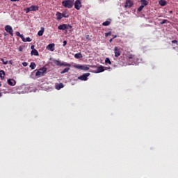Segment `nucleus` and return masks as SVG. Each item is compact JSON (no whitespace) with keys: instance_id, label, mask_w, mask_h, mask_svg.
<instances>
[{"instance_id":"cd10ccee","label":"nucleus","mask_w":178,"mask_h":178,"mask_svg":"<svg viewBox=\"0 0 178 178\" xmlns=\"http://www.w3.org/2000/svg\"><path fill=\"white\" fill-rule=\"evenodd\" d=\"M105 63H108V65H112V62H111V60L109 59V58H106L105 59Z\"/></svg>"},{"instance_id":"9b49d317","label":"nucleus","mask_w":178,"mask_h":178,"mask_svg":"<svg viewBox=\"0 0 178 178\" xmlns=\"http://www.w3.org/2000/svg\"><path fill=\"white\" fill-rule=\"evenodd\" d=\"M102 72H105V68L104 66L100 65L97 67V70L93 72V73H102Z\"/></svg>"},{"instance_id":"ddd939ff","label":"nucleus","mask_w":178,"mask_h":178,"mask_svg":"<svg viewBox=\"0 0 178 178\" xmlns=\"http://www.w3.org/2000/svg\"><path fill=\"white\" fill-rule=\"evenodd\" d=\"M47 49L51 51H55V44H49L47 46Z\"/></svg>"},{"instance_id":"412c9836","label":"nucleus","mask_w":178,"mask_h":178,"mask_svg":"<svg viewBox=\"0 0 178 178\" xmlns=\"http://www.w3.org/2000/svg\"><path fill=\"white\" fill-rule=\"evenodd\" d=\"M44 27L41 28V30H40L38 33V35H39V37H41L42 35H43L44 34Z\"/></svg>"},{"instance_id":"20e7f679","label":"nucleus","mask_w":178,"mask_h":178,"mask_svg":"<svg viewBox=\"0 0 178 178\" xmlns=\"http://www.w3.org/2000/svg\"><path fill=\"white\" fill-rule=\"evenodd\" d=\"M37 10H38V6H31L24 9L26 13H29V12H37Z\"/></svg>"},{"instance_id":"f03ea898","label":"nucleus","mask_w":178,"mask_h":178,"mask_svg":"<svg viewBox=\"0 0 178 178\" xmlns=\"http://www.w3.org/2000/svg\"><path fill=\"white\" fill-rule=\"evenodd\" d=\"M62 5L64 8H67L68 9H72L74 5V0H65L62 1Z\"/></svg>"},{"instance_id":"6e6552de","label":"nucleus","mask_w":178,"mask_h":178,"mask_svg":"<svg viewBox=\"0 0 178 178\" xmlns=\"http://www.w3.org/2000/svg\"><path fill=\"white\" fill-rule=\"evenodd\" d=\"M74 8L76 9V10H80L81 9L83 5L81 4V0H76L74 3Z\"/></svg>"},{"instance_id":"58836bf2","label":"nucleus","mask_w":178,"mask_h":178,"mask_svg":"<svg viewBox=\"0 0 178 178\" xmlns=\"http://www.w3.org/2000/svg\"><path fill=\"white\" fill-rule=\"evenodd\" d=\"M86 40H91V38H90V35H86Z\"/></svg>"},{"instance_id":"a18cd8bd","label":"nucleus","mask_w":178,"mask_h":178,"mask_svg":"<svg viewBox=\"0 0 178 178\" xmlns=\"http://www.w3.org/2000/svg\"><path fill=\"white\" fill-rule=\"evenodd\" d=\"M2 97V92H0V98Z\"/></svg>"},{"instance_id":"dca6fc26","label":"nucleus","mask_w":178,"mask_h":178,"mask_svg":"<svg viewBox=\"0 0 178 178\" xmlns=\"http://www.w3.org/2000/svg\"><path fill=\"white\" fill-rule=\"evenodd\" d=\"M63 87H65V85H63L62 83H60L56 85V90H60V88H63Z\"/></svg>"},{"instance_id":"f704fd0d","label":"nucleus","mask_w":178,"mask_h":178,"mask_svg":"<svg viewBox=\"0 0 178 178\" xmlns=\"http://www.w3.org/2000/svg\"><path fill=\"white\" fill-rule=\"evenodd\" d=\"M165 23H168V19H163L161 24H165Z\"/></svg>"},{"instance_id":"423d86ee","label":"nucleus","mask_w":178,"mask_h":178,"mask_svg":"<svg viewBox=\"0 0 178 178\" xmlns=\"http://www.w3.org/2000/svg\"><path fill=\"white\" fill-rule=\"evenodd\" d=\"M54 63L56 65V66H68V67H70L72 65L67 63H60V60H54Z\"/></svg>"},{"instance_id":"f8f14e48","label":"nucleus","mask_w":178,"mask_h":178,"mask_svg":"<svg viewBox=\"0 0 178 178\" xmlns=\"http://www.w3.org/2000/svg\"><path fill=\"white\" fill-rule=\"evenodd\" d=\"M134 5V3L131 0H127L125 3V8H131Z\"/></svg>"},{"instance_id":"c85d7f7f","label":"nucleus","mask_w":178,"mask_h":178,"mask_svg":"<svg viewBox=\"0 0 178 178\" xmlns=\"http://www.w3.org/2000/svg\"><path fill=\"white\" fill-rule=\"evenodd\" d=\"M109 24H111V22L109 21H106L102 23V26H109Z\"/></svg>"},{"instance_id":"c9c22d12","label":"nucleus","mask_w":178,"mask_h":178,"mask_svg":"<svg viewBox=\"0 0 178 178\" xmlns=\"http://www.w3.org/2000/svg\"><path fill=\"white\" fill-rule=\"evenodd\" d=\"M67 44V41L64 40L63 41V47H66V44Z\"/></svg>"},{"instance_id":"7ed1b4c3","label":"nucleus","mask_w":178,"mask_h":178,"mask_svg":"<svg viewBox=\"0 0 178 178\" xmlns=\"http://www.w3.org/2000/svg\"><path fill=\"white\" fill-rule=\"evenodd\" d=\"M47 74V67H43L40 68L35 73L37 77L44 76Z\"/></svg>"},{"instance_id":"37998d69","label":"nucleus","mask_w":178,"mask_h":178,"mask_svg":"<svg viewBox=\"0 0 178 178\" xmlns=\"http://www.w3.org/2000/svg\"><path fill=\"white\" fill-rule=\"evenodd\" d=\"M31 49H32V51H33V49H34V45H31Z\"/></svg>"},{"instance_id":"4468645a","label":"nucleus","mask_w":178,"mask_h":178,"mask_svg":"<svg viewBox=\"0 0 178 178\" xmlns=\"http://www.w3.org/2000/svg\"><path fill=\"white\" fill-rule=\"evenodd\" d=\"M8 84L12 86H16V81H15V79H8Z\"/></svg>"},{"instance_id":"0eeeda50","label":"nucleus","mask_w":178,"mask_h":178,"mask_svg":"<svg viewBox=\"0 0 178 178\" xmlns=\"http://www.w3.org/2000/svg\"><path fill=\"white\" fill-rule=\"evenodd\" d=\"M90 74L89 72L85 73L81 76H79L78 79L79 80H81L82 81H87V80H88V76H90Z\"/></svg>"},{"instance_id":"e433bc0d","label":"nucleus","mask_w":178,"mask_h":178,"mask_svg":"<svg viewBox=\"0 0 178 178\" xmlns=\"http://www.w3.org/2000/svg\"><path fill=\"white\" fill-rule=\"evenodd\" d=\"M27 65H29V63H27V62H24L22 63V65L26 67V66H27Z\"/></svg>"},{"instance_id":"ea45409f","label":"nucleus","mask_w":178,"mask_h":178,"mask_svg":"<svg viewBox=\"0 0 178 178\" xmlns=\"http://www.w3.org/2000/svg\"><path fill=\"white\" fill-rule=\"evenodd\" d=\"M172 44H177V40H174L172 41Z\"/></svg>"},{"instance_id":"473e14b6","label":"nucleus","mask_w":178,"mask_h":178,"mask_svg":"<svg viewBox=\"0 0 178 178\" xmlns=\"http://www.w3.org/2000/svg\"><path fill=\"white\" fill-rule=\"evenodd\" d=\"M73 26L72 25L66 24V30H69V29H72Z\"/></svg>"},{"instance_id":"c03bdc74","label":"nucleus","mask_w":178,"mask_h":178,"mask_svg":"<svg viewBox=\"0 0 178 178\" xmlns=\"http://www.w3.org/2000/svg\"><path fill=\"white\" fill-rule=\"evenodd\" d=\"M112 41H113V39H110L109 40V42H112Z\"/></svg>"},{"instance_id":"7c9ffc66","label":"nucleus","mask_w":178,"mask_h":178,"mask_svg":"<svg viewBox=\"0 0 178 178\" xmlns=\"http://www.w3.org/2000/svg\"><path fill=\"white\" fill-rule=\"evenodd\" d=\"M144 9V6H140L138 9L137 12L140 13Z\"/></svg>"},{"instance_id":"a878e982","label":"nucleus","mask_w":178,"mask_h":178,"mask_svg":"<svg viewBox=\"0 0 178 178\" xmlns=\"http://www.w3.org/2000/svg\"><path fill=\"white\" fill-rule=\"evenodd\" d=\"M69 70H70V67L65 68V69L61 72V74H64V73H67V72H69Z\"/></svg>"},{"instance_id":"de8ad7c7","label":"nucleus","mask_w":178,"mask_h":178,"mask_svg":"<svg viewBox=\"0 0 178 178\" xmlns=\"http://www.w3.org/2000/svg\"><path fill=\"white\" fill-rule=\"evenodd\" d=\"M1 84L0 83V87H1Z\"/></svg>"},{"instance_id":"393cba45","label":"nucleus","mask_w":178,"mask_h":178,"mask_svg":"<svg viewBox=\"0 0 178 178\" xmlns=\"http://www.w3.org/2000/svg\"><path fill=\"white\" fill-rule=\"evenodd\" d=\"M29 67H31L32 69V70H34V69H35V67H37V65H35V63L32 62V63H31Z\"/></svg>"},{"instance_id":"49530a36","label":"nucleus","mask_w":178,"mask_h":178,"mask_svg":"<svg viewBox=\"0 0 178 178\" xmlns=\"http://www.w3.org/2000/svg\"><path fill=\"white\" fill-rule=\"evenodd\" d=\"M4 35H6V33H4Z\"/></svg>"},{"instance_id":"2eb2a0df","label":"nucleus","mask_w":178,"mask_h":178,"mask_svg":"<svg viewBox=\"0 0 178 178\" xmlns=\"http://www.w3.org/2000/svg\"><path fill=\"white\" fill-rule=\"evenodd\" d=\"M56 16L57 20H61L63 18V17L62 16V13L59 12L56 13Z\"/></svg>"},{"instance_id":"2f4dec72","label":"nucleus","mask_w":178,"mask_h":178,"mask_svg":"<svg viewBox=\"0 0 178 178\" xmlns=\"http://www.w3.org/2000/svg\"><path fill=\"white\" fill-rule=\"evenodd\" d=\"M109 35H112V32H108L105 33V37H109Z\"/></svg>"},{"instance_id":"1a4fd4ad","label":"nucleus","mask_w":178,"mask_h":178,"mask_svg":"<svg viewBox=\"0 0 178 178\" xmlns=\"http://www.w3.org/2000/svg\"><path fill=\"white\" fill-rule=\"evenodd\" d=\"M5 30L10 35L13 37V29L10 26V25H6L5 26Z\"/></svg>"},{"instance_id":"5701e85b","label":"nucleus","mask_w":178,"mask_h":178,"mask_svg":"<svg viewBox=\"0 0 178 178\" xmlns=\"http://www.w3.org/2000/svg\"><path fill=\"white\" fill-rule=\"evenodd\" d=\"M159 5H161V6H165L167 2L165 0H160L159 1Z\"/></svg>"},{"instance_id":"f3484780","label":"nucleus","mask_w":178,"mask_h":178,"mask_svg":"<svg viewBox=\"0 0 178 178\" xmlns=\"http://www.w3.org/2000/svg\"><path fill=\"white\" fill-rule=\"evenodd\" d=\"M140 3L141 6L144 8V6H147V5H148L149 2L147 0H140Z\"/></svg>"},{"instance_id":"aec40b11","label":"nucleus","mask_w":178,"mask_h":178,"mask_svg":"<svg viewBox=\"0 0 178 178\" xmlns=\"http://www.w3.org/2000/svg\"><path fill=\"white\" fill-rule=\"evenodd\" d=\"M58 29V30H66V24L59 25Z\"/></svg>"},{"instance_id":"c756f323","label":"nucleus","mask_w":178,"mask_h":178,"mask_svg":"<svg viewBox=\"0 0 178 178\" xmlns=\"http://www.w3.org/2000/svg\"><path fill=\"white\" fill-rule=\"evenodd\" d=\"M15 34H16V35L17 36V37H20V38H23V37H24V35H22V34H20V32H19V31H17L16 33H15Z\"/></svg>"},{"instance_id":"9d476101","label":"nucleus","mask_w":178,"mask_h":178,"mask_svg":"<svg viewBox=\"0 0 178 178\" xmlns=\"http://www.w3.org/2000/svg\"><path fill=\"white\" fill-rule=\"evenodd\" d=\"M114 54H115V58H119V56H120V55H121L120 49H119V47H114Z\"/></svg>"},{"instance_id":"6ab92c4d","label":"nucleus","mask_w":178,"mask_h":178,"mask_svg":"<svg viewBox=\"0 0 178 178\" xmlns=\"http://www.w3.org/2000/svg\"><path fill=\"white\" fill-rule=\"evenodd\" d=\"M31 55H34L35 56H38V51H37V49H33L31 52Z\"/></svg>"},{"instance_id":"4be33fe9","label":"nucleus","mask_w":178,"mask_h":178,"mask_svg":"<svg viewBox=\"0 0 178 178\" xmlns=\"http://www.w3.org/2000/svg\"><path fill=\"white\" fill-rule=\"evenodd\" d=\"M0 78L1 80H3V79H5V71L0 70Z\"/></svg>"},{"instance_id":"4c0bfd02","label":"nucleus","mask_w":178,"mask_h":178,"mask_svg":"<svg viewBox=\"0 0 178 178\" xmlns=\"http://www.w3.org/2000/svg\"><path fill=\"white\" fill-rule=\"evenodd\" d=\"M18 51H19V52H22L23 51V47L20 46L18 49Z\"/></svg>"},{"instance_id":"f257e3e1","label":"nucleus","mask_w":178,"mask_h":178,"mask_svg":"<svg viewBox=\"0 0 178 178\" xmlns=\"http://www.w3.org/2000/svg\"><path fill=\"white\" fill-rule=\"evenodd\" d=\"M127 58L130 63V65H137L140 62V58H138V56L132 54H128L127 55Z\"/></svg>"},{"instance_id":"72a5a7b5","label":"nucleus","mask_w":178,"mask_h":178,"mask_svg":"<svg viewBox=\"0 0 178 178\" xmlns=\"http://www.w3.org/2000/svg\"><path fill=\"white\" fill-rule=\"evenodd\" d=\"M1 62H3V65H8V61H5V60L3 58L1 59Z\"/></svg>"},{"instance_id":"bb28decb","label":"nucleus","mask_w":178,"mask_h":178,"mask_svg":"<svg viewBox=\"0 0 178 178\" xmlns=\"http://www.w3.org/2000/svg\"><path fill=\"white\" fill-rule=\"evenodd\" d=\"M63 17H69V15H67V11H63L61 13Z\"/></svg>"},{"instance_id":"a19ab883","label":"nucleus","mask_w":178,"mask_h":178,"mask_svg":"<svg viewBox=\"0 0 178 178\" xmlns=\"http://www.w3.org/2000/svg\"><path fill=\"white\" fill-rule=\"evenodd\" d=\"M19 1H20V0H10L11 2H17Z\"/></svg>"},{"instance_id":"79ce46f5","label":"nucleus","mask_w":178,"mask_h":178,"mask_svg":"<svg viewBox=\"0 0 178 178\" xmlns=\"http://www.w3.org/2000/svg\"><path fill=\"white\" fill-rule=\"evenodd\" d=\"M116 37H118V35H113V39L116 38Z\"/></svg>"},{"instance_id":"39448f33","label":"nucleus","mask_w":178,"mask_h":178,"mask_svg":"<svg viewBox=\"0 0 178 178\" xmlns=\"http://www.w3.org/2000/svg\"><path fill=\"white\" fill-rule=\"evenodd\" d=\"M75 69H80V70H84L85 72H87V70H90V67H88L86 65H74Z\"/></svg>"},{"instance_id":"a211bd4d","label":"nucleus","mask_w":178,"mask_h":178,"mask_svg":"<svg viewBox=\"0 0 178 178\" xmlns=\"http://www.w3.org/2000/svg\"><path fill=\"white\" fill-rule=\"evenodd\" d=\"M22 40L24 42H31L32 41L31 38H30L29 37L24 38V36H23Z\"/></svg>"},{"instance_id":"b1692460","label":"nucleus","mask_w":178,"mask_h":178,"mask_svg":"<svg viewBox=\"0 0 178 178\" xmlns=\"http://www.w3.org/2000/svg\"><path fill=\"white\" fill-rule=\"evenodd\" d=\"M74 58H76V59H79L80 58H83V54H81V53H77L74 55Z\"/></svg>"}]
</instances>
